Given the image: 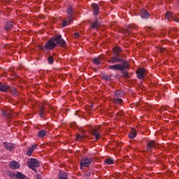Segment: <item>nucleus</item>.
I'll return each mask as SVG.
<instances>
[{
    "label": "nucleus",
    "mask_w": 179,
    "mask_h": 179,
    "mask_svg": "<svg viewBox=\"0 0 179 179\" xmlns=\"http://www.w3.org/2000/svg\"><path fill=\"white\" fill-rule=\"evenodd\" d=\"M108 64H116L113 65H109L108 66V69L112 71H120V72H124L127 69H129V63L128 61H123L118 57H111L108 60ZM119 62H122V64H118Z\"/></svg>",
    "instance_id": "1"
},
{
    "label": "nucleus",
    "mask_w": 179,
    "mask_h": 179,
    "mask_svg": "<svg viewBox=\"0 0 179 179\" xmlns=\"http://www.w3.org/2000/svg\"><path fill=\"white\" fill-rule=\"evenodd\" d=\"M57 45L66 47V42L64 41L61 35H55L53 38H50L41 48L43 50H44V48L46 50H54Z\"/></svg>",
    "instance_id": "2"
},
{
    "label": "nucleus",
    "mask_w": 179,
    "mask_h": 179,
    "mask_svg": "<svg viewBox=\"0 0 179 179\" xmlns=\"http://www.w3.org/2000/svg\"><path fill=\"white\" fill-rule=\"evenodd\" d=\"M66 13L67 15H69L68 20H64L62 22V27H66V26H68V24H71V22L73 20V19L72 18V17L73 16V8H72V7L69 6L67 8Z\"/></svg>",
    "instance_id": "3"
},
{
    "label": "nucleus",
    "mask_w": 179,
    "mask_h": 179,
    "mask_svg": "<svg viewBox=\"0 0 179 179\" xmlns=\"http://www.w3.org/2000/svg\"><path fill=\"white\" fill-rule=\"evenodd\" d=\"M27 166L29 169H31L33 171L37 173L36 167H40V162L36 159H31L27 162Z\"/></svg>",
    "instance_id": "4"
},
{
    "label": "nucleus",
    "mask_w": 179,
    "mask_h": 179,
    "mask_svg": "<svg viewBox=\"0 0 179 179\" xmlns=\"http://www.w3.org/2000/svg\"><path fill=\"white\" fill-rule=\"evenodd\" d=\"M92 159L87 158V157H84L81 159L80 164V167L81 170H85V167H90V164H92Z\"/></svg>",
    "instance_id": "5"
},
{
    "label": "nucleus",
    "mask_w": 179,
    "mask_h": 179,
    "mask_svg": "<svg viewBox=\"0 0 179 179\" xmlns=\"http://www.w3.org/2000/svg\"><path fill=\"white\" fill-rule=\"evenodd\" d=\"M136 73L138 79H144L145 76H146V70L143 68H139L136 71Z\"/></svg>",
    "instance_id": "6"
},
{
    "label": "nucleus",
    "mask_w": 179,
    "mask_h": 179,
    "mask_svg": "<svg viewBox=\"0 0 179 179\" xmlns=\"http://www.w3.org/2000/svg\"><path fill=\"white\" fill-rule=\"evenodd\" d=\"M47 107L45 105H41L39 107L38 113H39V116L41 118H44L45 117V114L47 113Z\"/></svg>",
    "instance_id": "7"
},
{
    "label": "nucleus",
    "mask_w": 179,
    "mask_h": 179,
    "mask_svg": "<svg viewBox=\"0 0 179 179\" xmlns=\"http://www.w3.org/2000/svg\"><path fill=\"white\" fill-rule=\"evenodd\" d=\"M8 166L11 170H17L20 169V164L16 161H12L9 163Z\"/></svg>",
    "instance_id": "8"
},
{
    "label": "nucleus",
    "mask_w": 179,
    "mask_h": 179,
    "mask_svg": "<svg viewBox=\"0 0 179 179\" xmlns=\"http://www.w3.org/2000/svg\"><path fill=\"white\" fill-rule=\"evenodd\" d=\"M156 146H157L156 141H152L148 143L146 149L148 152H152V149H155Z\"/></svg>",
    "instance_id": "9"
},
{
    "label": "nucleus",
    "mask_w": 179,
    "mask_h": 179,
    "mask_svg": "<svg viewBox=\"0 0 179 179\" xmlns=\"http://www.w3.org/2000/svg\"><path fill=\"white\" fill-rule=\"evenodd\" d=\"M3 146L6 150H8V152H10L11 150H13L15 149V144L5 142L3 143Z\"/></svg>",
    "instance_id": "10"
},
{
    "label": "nucleus",
    "mask_w": 179,
    "mask_h": 179,
    "mask_svg": "<svg viewBox=\"0 0 179 179\" xmlns=\"http://www.w3.org/2000/svg\"><path fill=\"white\" fill-rule=\"evenodd\" d=\"M91 134L94 136L96 141H99V139H100V132H99V130H97V129H93L91 131Z\"/></svg>",
    "instance_id": "11"
},
{
    "label": "nucleus",
    "mask_w": 179,
    "mask_h": 179,
    "mask_svg": "<svg viewBox=\"0 0 179 179\" xmlns=\"http://www.w3.org/2000/svg\"><path fill=\"white\" fill-rule=\"evenodd\" d=\"M92 8L94 16H97V15H99V13H100L99 4L93 3Z\"/></svg>",
    "instance_id": "12"
},
{
    "label": "nucleus",
    "mask_w": 179,
    "mask_h": 179,
    "mask_svg": "<svg viewBox=\"0 0 179 179\" xmlns=\"http://www.w3.org/2000/svg\"><path fill=\"white\" fill-rule=\"evenodd\" d=\"M121 51H122V50L121 49V48L116 46L115 48H113V55L114 57H118L119 54H121Z\"/></svg>",
    "instance_id": "13"
},
{
    "label": "nucleus",
    "mask_w": 179,
    "mask_h": 179,
    "mask_svg": "<svg viewBox=\"0 0 179 179\" xmlns=\"http://www.w3.org/2000/svg\"><path fill=\"white\" fill-rule=\"evenodd\" d=\"M141 16L143 19H148V17H150V15L148 13V10H141Z\"/></svg>",
    "instance_id": "14"
},
{
    "label": "nucleus",
    "mask_w": 179,
    "mask_h": 179,
    "mask_svg": "<svg viewBox=\"0 0 179 179\" xmlns=\"http://www.w3.org/2000/svg\"><path fill=\"white\" fill-rule=\"evenodd\" d=\"M13 27V22L11 21H8L6 22V26L4 27L5 30H10Z\"/></svg>",
    "instance_id": "15"
},
{
    "label": "nucleus",
    "mask_w": 179,
    "mask_h": 179,
    "mask_svg": "<svg viewBox=\"0 0 179 179\" xmlns=\"http://www.w3.org/2000/svg\"><path fill=\"white\" fill-rule=\"evenodd\" d=\"M36 148H37V145L35 144L34 145L31 146V148H30L27 152V156H31V154L33 153V152H34V150L36 149Z\"/></svg>",
    "instance_id": "16"
},
{
    "label": "nucleus",
    "mask_w": 179,
    "mask_h": 179,
    "mask_svg": "<svg viewBox=\"0 0 179 179\" xmlns=\"http://www.w3.org/2000/svg\"><path fill=\"white\" fill-rule=\"evenodd\" d=\"M129 137L130 139H134V138H136V130L132 129L131 132L129 134Z\"/></svg>",
    "instance_id": "17"
},
{
    "label": "nucleus",
    "mask_w": 179,
    "mask_h": 179,
    "mask_svg": "<svg viewBox=\"0 0 179 179\" xmlns=\"http://www.w3.org/2000/svg\"><path fill=\"white\" fill-rule=\"evenodd\" d=\"M173 17L174 15H173V13L166 12V14L165 15V19L167 20H173Z\"/></svg>",
    "instance_id": "18"
},
{
    "label": "nucleus",
    "mask_w": 179,
    "mask_h": 179,
    "mask_svg": "<svg viewBox=\"0 0 179 179\" xmlns=\"http://www.w3.org/2000/svg\"><path fill=\"white\" fill-rule=\"evenodd\" d=\"M59 179H68V173L66 172H60L59 173Z\"/></svg>",
    "instance_id": "19"
},
{
    "label": "nucleus",
    "mask_w": 179,
    "mask_h": 179,
    "mask_svg": "<svg viewBox=\"0 0 179 179\" xmlns=\"http://www.w3.org/2000/svg\"><path fill=\"white\" fill-rule=\"evenodd\" d=\"M15 178L16 179H26V176H24V174L20 173V172H17L15 174Z\"/></svg>",
    "instance_id": "20"
},
{
    "label": "nucleus",
    "mask_w": 179,
    "mask_h": 179,
    "mask_svg": "<svg viewBox=\"0 0 179 179\" xmlns=\"http://www.w3.org/2000/svg\"><path fill=\"white\" fill-rule=\"evenodd\" d=\"M45 135H47V131L45 130H41L38 133V136H39V138H44Z\"/></svg>",
    "instance_id": "21"
},
{
    "label": "nucleus",
    "mask_w": 179,
    "mask_h": 179,
    "mask_svg": "<svg viewBox=\"0 0 179 179\" xmlns=\"http://www.w3.org/2000/svg\"><path fill=\"white\" fill-rule=\"evenodd\" d=\"M116 97H123V96H124V93L123 92L122 90H117L115 92V93Z\"/></svg>",
    "instance_id": "22"
},
{
    "label": "nucleus",
    "mask_w": 179,
    "mask_h": 179,
    "mask_svg": "<svg viewBox=\"0 0 179 179\" xmlns=\"http://www.w3.org/2000/svg\"><path fill=\"white\" fill-rule=\"evenodd\" d=\"M93 62L95 64V65H100V64H101V58L96 57L94 59Z\"/></svg>",
    "instance_id": "23"
},
{
    "label": "nucleus",
    "mask_w": 179,
    "mask_h": 179,
    "mask_svg": "<svg viewBox=\"0 0 179 179\" xmlns=\"http://www.w3.org/2000/svg\"><path fill=\"white\" fill-rule=\"evenodd\" d=\"M113 101H114L115 104H122V103H123L122 99H121L120 98L115 99Z\"/></svg>",
    "instance_id": "24"
},
{
    "label": "nucleus",
    "mask_w": 179,
    "mask_h": 179,
    "mask_svg": "<svg viewBox=\"0 0 179 179\" xmlns=\"http://www.w3.org/2000/svg\"><path fill=\"white\" fill-rule=\"evenodd\" d=\"M106 164H114V159L111 158H108L104 162Z\"/></svg>",
    "instance_id": "25"
},
{
    "label": "nucleus",
    "mask_w": 179,
    "mask_h": 179,
    "mask_svg": "<svg viewBox=\"0 0 179 179\" xmlns=\"http://www.w3.org/2000/svg\"><path fill=\"white\" fill-rule=\"evenodd\" d=\"M99 27V22L95 21L91 25V29H96V27Z\"/></svg>",
    "instance_id": "26"
},
{
    "label": "nucleus",
    "mask_w": 179,
    "mask_h": 179,
    "mask_svg": "<svg viewBox=\"0 0 179 179\" xmlns=\"http://www.w3.org/2000/svg\"><path fill=\"white\" fill-rule=\"evenodd\" d=\"M8 87L6 85H1L0 86V91L1 92H6L8 90Z\"/></svg>",
    "instance_id": "27"
},
{
    "label": "nucleus",
    "mask_w": 179,
    "mask_h": 179,
    "mask_svg": "<svg viewBox=\"0 0 179 179\" xmlns=\"http://www.w3.org/2000/svg\"><path fill=\"white\" fill-rule=\"evenodd\" d=\"M48 64H50V65H52V64H54V58L52 57V56H50L48 58Z\"/></svg>",
    "instance_id": "28"
},
{
    "label": "nucleus",
    "mask_w": 179,
    "mask_h": 179,
    "mask_svg": "<svg viewBox=\"0 0 179 179\" xmlns=\"http://www.w3.org/2000/svg\"><path fill=\"white\" fill-rule=\"evenodd\" d=\"M8 176H9V177H15L16 174L11 173L10 171L7 172Z\"/></svg>",
    "instance_id": "29"
},
{
    "label": "nucleus",
    "mask_w": 179,
    "mask_h": 179,
    "mask_svg": "<svg viewBox=\"0 0 179 179\" xmlns=\"http://www.w3.org/2000/svg\"><path fill=\"white\" fill-rule=\"evenodd\" d=\"M103 79H105V80H110L111 79V76H103Z\"/></svg>",
    "instance_id": "30"
},
{
    "label": "nucleus",
    "mask_w": 179,
    "mask_h": 179,
    "mask_svg": "<svg viewBox=\"0 0 179 179\" xmlns=\"http://www.w3.org/2000/svg\"><path fill=\"white\" fill-rule=\"evenodd\" d=\"M83 138V135H82V134H78L77 136V140L78 141H80V139H82Z\"/></svg>",
    "instance_id": "31"
},
{
    "label": "nucleus",
    "mask_w": 179,
    "mask_h": 179,
    "mask_svg": "<svg viewBox=\"0 0 179 179\" xmlns=\"http://www.w3.org/2000/svg\"><path fill=\"white\" fill-rule=\"evenodd\" d=\"M159 50V52H165L166 48H160Z\"/></svg>",
    "instance_id": "32"
},
{
    "label": "nucleus",
    "mask_w": 179,
    "mask_h": 179,
    "mask_svg": "<svg viewBox=\"0 0 179 179\" xmlns=\"http://www.w3.org/2000/svg\"><path fill=\"white\" fill-rule=\"evenodd\" d=\"M74 36H75L76 38H78L79 36H80V35L79 34V32H76Z\"/></svg>",
    "instance_id": "33"
},
{
    "label": "nucleus",
    "mask_w": 179,
    "mask_h": 179,
    "mask_svg": "<svg viewBox=\"0 0 179 179\" xmlns=\"http://www.w3.org/2000/svg\"><path fill=\"white\" fill-rule=\"evenodd\" d=\"M174 21H175V22H179V20H177V17H175V18H174Z\"/></svg>",
    "instance_id": "34"
},
{
    "label": "nucleus",
    "mask_w": 179,
    "mask_h": 179,
    "mask_svg": "<svg viewBox=\"0 0 179 179\" xmlns=\"http://www.w3.org/2000/svg\"><path fill=\"white\" fill-rule=\"evenodd\" d=\"M0 85H1V83H0Z\"/></svg>",
    "instance_id": "35"
}]
</instances>
